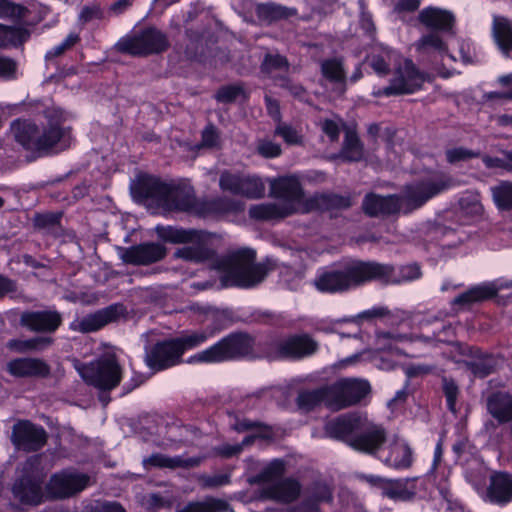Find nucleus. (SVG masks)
I'll return each mask as SVG.
<instances>
[{
    "instance_id": "1",
    "label": "nucleus",
    "mask_w": 512,
    "mask_h": 512,
    "mask_svg": "<svg viewBox=\"0 0 512 512\" xmlns=\"http://www.w3.org/2000/svg\"><path fill=\"white\" fill-rule=\"evenodd\" d=\"M255 260V250L241 248L217 257L212 267L220 273L222 287L254 288L273 270H278L280 281L289 290L295 291L300 287L304 278L303 271L271 258L260 263Z\"/></svg>"
},
{
    "instance_id": "2",
    "label": "nucleus",
    "mask_w": 512,
    "mask_h": 512,
    "mask_svg": "<svg viewBox=\"0 0 512 512\" xmlns=\"http://www.w3.org/2000/svg\"><path fill=\"white\" fill-rule=\"evenodd\" d=\"M454 186L455 181L450 175L433 171L405 185L401 196H381L375 193L365 195L362 209L370 217L389 216L401 210L407 214Z\"/></svg>"
},
{
    "instance_id": "3",
    "label": "nucleus",
    "mask_w": 512,
    "mask_h": 512,
    "mask_svg": "<svg viewBox=\"0 0 512 512\" xmlns=\"http://www.w3.org/2000/svg\"><path fill=\"white\" fill-rule=\"evenodd\" d=\"M391 271L375 261L351 259L320 273L314 285L320 292L341 293L373 280H389Z\"/></svg>"
},
{
    "instance_id": "4",
    "label": "nucleus",
    "mask_w": 512,
    "mask_h": 512,
    "mask_svg": "<svg viewBox=\"0 0 512 512\" xmlns=\"http://www.w3.org/2000/svg\"><path fill=\"white\" fill-rule=\"evenodd\" d=\"M131 191L140 200H150L167 211L197 215L200 200L196 198L195 190L189 183H167L150 175H142L131 186Z\"/></svg>"
},
{
    "instance_id": "5",
    "label": "nucleus",
    "mask_w": 512,
    "mask_h": 512,
    "mask_svg": "<svg viewBox=\"0 0 512 512\" xmlns=\"http://www.w3.org/2000/svg\"><path fill=\"white\" fill-rule=\"evenodd\" d=\"M270 196L281 201L252 205L249 208L251 219L270 221L293 215L303 200L304 192L297 177L281 176L270 181Z\"/></svg>"
},
{
    "instance_id": "6",
    "label": "nucleus",
    "mask_w": 512,
    "mask_h": 512,
    "mask_svg": "<svg viewBox=\"0 0 512 512\" xmlns=\"http://www.w3.org/2000/svg\"><path fill=\"white\" fill-rule=\"evenodd\" d=\"M10 133L18 144L38 157L66 148V130L57 123H49L39 128L28 120L17 119L11 123Z\"/></svg>"
},
{
    "instance_id": "7",
    "label": "nucleus",
    "mask_w": 512,
    "mask_h": 512,
    "mask_svg": "<svg viewBox=\"0 0 512 512\" xmlns=\"http://www.w3.org/2000/svg\"><path fill=\"white\" fill-rule=\"evenodd\" d=\"M255 339L246 332L230 333L192 359L199 362L218 363L238 360L253 355Z\"/></svg>"
},
{
    "instance_id": "8",
    "label": "nucleus",
    "mask_w": 512,
    "mask_h": 512,
    "mask_svg": "<svg viewBox=\"0 0 512 512\" xmlns=\"http://www.w3.org/2000/svg\"><path fill=\"white\" fill-rule=\"evenodd\" d=\"M260 346L266 356L272 359H302L318 350V343L308 334L269 335Z\"/></svg>"
},
{
    "instance_id": "9",
    "label": "nucleus",
    "mask_w": 512,
    "mask_h": 512,
    "mask_svg": "<svg viewBox=\"0 0 512 512\" xmlns=\"http://www.w3.org/2000/svg\"><path fill=\"white\" fill-rule=\"evenodd\" d=\"M75 368L85 383L104 391L117 387L122 378V369L114 355H104L89 363H78Z\"/></svg>"
},
{
    "instance_id": "10",
    "label": "nucleus",
    "mask_w": 512,
    "mask_h": 512,
    "mask_svg": "<svg viewBox=\"0 0 512 512\" xmlns=\"http://www.w3.org/2000/svg\"><path fill=\"white\" fill-rule=\"evenodd\" d=\"M41 459V455L29 457L23 465L22 474L13 484L12 493L22 504L37 506L43 500L45 473L40 469Z\"/></svg>"
},
{
    "instance_id": "11",
    "label": "nucleus",
    "mask_w": 512,
    "mask_h": 512,
    "mask_svg": "<svg viewBox=\"0 0 512 512\" xmlns=\"http://www.w3.org/2000/svg\"><path fill=\"white\" fill-rule=\"evenodd\" d=\"M120 53L132 56L160 54L169 48L167 35L156 27H146L131 36L122 37L115 45Z\"/></svg>"
},
{
    "instance_id": "12",
    "label": "nucleus",
    "mask_w": 512,
    "mask_h": 512,
    "mask_svg": "<svg viewBox=\"0 0 512 512\" xmlns=\"http://www.w3.org/2000/svg\"><path fill=\"white\" fill-rule=\"evenodd\" d=\"M330 387L333 399L330 403L332 411L358 404L371 390L368 381L354 378L341 379Z\"/></svg>"
},
{
    "instance_id": "13",
    "label": "nucleus",
    "mask_w": 512,
    "mask_h": 512,
    "mask_svg": "<svg viewBox=\"0 0 512 512\" xmlns=\"http://www.w3.org/2000/svg\"><path fill=\"white\" fill-rule=\"evenodd\" d=\"M260 70L269 77L276 86L287 90L292 96L301 97L305 93V89L301 84L293 82L288 77L290 64L285 56L277 53L265 54L260 65Z\"/></svg>"
},
{
    "instance_id": "14",
    "label": "nucleus",
    "mask_w": 512,
    "mask_h": 512,
    "mask_svg": "<svg viewBox=\"0 0 512 512\" xmlns=\"http://www.w3.org/2000/svg\"><path fill=\"white\" fill-rule=\"evenodd\" d=\"M219 187L224 192L248 199H258L264 196L265 185L256 175L223 171L219 177Z\"/></svg>"
},
{
    "instance_id": "15",
    "label": "nucleus",
    "mask_w": 512,
    "mask_h": 512,
    "mask_svg": "<svg viewBox=\"0 0 512 512\" xmlns=\"http://www.w3.org/2000/svg\"><path fill=\"white\" fill-rule=\"evenodd\" d=\"M425 74L417 69L410 59L400 65L390 81V84L380 90L377 95L392 96L411 94L420 89L424 83Z\"/></svg>"
},
{
    "instance_id": "16",
    "label": "nucleus",
    "mask_w": 512,
    "mask_h": 512,
    "mask_svg": "<svg viewBox=\"0 0 512 512\" xmlns=\"http://www.w3.org/2000/svg\"><path fill=\"white\" fill-rule=\"evenodd\" d=\"M10 440L19 451L36 452L45 446L48 434L41 425L29 420H18L12 427Z\"/></svg>"
},
{
    "instance_id": "17",
    "label": "nucleus",
    "mask_w": 512,
    "mask_h": 512,
    "mask_svg": "<svg viewBox=\"0 0 512 512\" xmlns=\"http://www.w3.org/2000/svg\"><path fill=\"white\" fill-rule=\"evenodd\" d=\"M144 361L154 371H162L182 362V354L175 339L158 341L145 348Z\"/></svg>"
},
{
    "instance_id": "18",
    "label": "nucleus",
    "mask_w": 512,
    "mask_h": 512,
    "mask_svg": "<svg viewBox=\"0 0 512 512\" xmlns=\"http://www.w3.org/2000/svg\"><path fill=\"white\" fill-rule=\"evenodd\" d=\"M89 481L90 477L84 473L63 471L51 476L47 491L53 498L65 499L84 490Z\"/></svg>"
},
{
    "instance_id": "19",
    "label": "nucleus",
    "mask_w": 512,
    "mask_h": 512,
    "mask_svg": "<svg viewBox=\"0 0 512 512\" xmlns=\"http://www.w3.org/2000/svg\"><path fill=\"white\" fill-rule=\"evenodd\" d=\"M62 322V314L56 309L25 311L20 316V325L36 333L52 334Z\"/></svg>"
},
{
    "instance_id": "20",
    "label": "nucleus",
    "mask_w": 512,
    "mask_h": 512,
    "mask_svg": "<svg viewBox=\"0 0 512 512\" xmlns=\"http://www.w3.org/2000/svg\"><path fill=\"white\" fill-rule=\"evenodd\" d=\"M386 441L385 429L373 423L360 421L355 435L349 440V446L359 452L374 454Z\"/></svg>"
},
{
    "instance_id": "21",
    "label": "nucleus",
    "mask_w": 512,
    "mask_h": 512,
    "mask_svg": "<svg viewBox=\"0 0 512 512\" xmlns=\"http://www.w3.org/2000/svg\"><path fill=\"white\" fill-rule=\"evenodd\" d=\"M125 313L122 304H112L71 323V329L81 333L95 332L117 321Z\"/></svg>"
},
{
    "instance_id": "22",
    "label": "nucleus",
    "mask_w": 512,
    "mask_h": 512,
    "mask_svg": "<svg viewBox=\"0 0 512 512\" xmlns=\"http://www.w3.org/2000/svg\"><path fill=\"white\" fill-rule=\"evenodd\" d=\"M503 289H512V280L497 279L492 282L475 285L467 291L454 298L453 304L466 307L477 302H482L493 298L498 291Z\"/></svg>"
},
{
    "instance_id": "23",
    "label": "nucleus",
    "mask_w": 512,
    "mask_h": 512,
    "mask_svg": "<svg viewBox=\"0 0 512 512\" xmlns=\"http://www.w3.org/2000/svg\"><path fill=\"white\" fill-rule=\"evenodd\" d=\"M167 254L166 247L161 243L147 242L126 249L123 260L135 265H148L162 260Z\"/></svg>"
},
{
    "instance_id": "24",
    "label": "nucleus",
    "mask_w": 512,
    "mask_h": 512,
    "mask_svg": "<svg viewBox=\"0 0 512 512\" xmlns=\"http://www.w3.org/2000/svg\"><path fill=\"white\" fill-rule=\"evenodd\" d=\"M6 371L16 378H44L50 374V366L40 358H15L6 364Z\"/></svg>"
},
{
    "instance_id": "25",
    "label": "nucleus",
    "mask_w": 512,
    "mask_h": 512,
    "mask_svg": "<svg viewBox=\"0 0 512 512\" xmlns=\"http://www.w3.org/2000/svg\"><path fill=\"white\" fill-rule=\"evenodd\" d=\"M300 492V483L295 479L286 478L272 484H267L262 488L261 495L266 499L277 502L291 503L298 498Z\"/></svg>"
},
{
    "instance_id": "26",
    "label": "nucleus",
    "mask_w": 512,
    "mask_h": 512,
    "mask_svg": "<svg viewBox=\"0 0 512 512\" xmlns=\"http://www.w3.org/2000/svg\"><path fill=\"white\" fill-rule=\"evenodd\" d=\"M418 20L432 32H451L455 23L454 15L444 9L427 7L418 14Z\"/></svg>"
},
{
    "instance_id": "27",
    "label": "nucleus",
    "mask_w": 512,
    "mask_h": 512,
    "mask_svg": "<svg viewBox=\"0 0 512 512\" xmlns=\"http://www.w3.org/2000/svg\"><path fill=\"white\" fill-rule=\"evenodd\" d=\"M361 419L357 416L343 415L325 424V433L330 437L342 440L349 445V440L359 428Z\"/></svg>"
},
{
    "instance_id": "28",
    "label": "nucleus",
    "mask_w": 512,
    "mask_h": 512,
    "mask_svg": "<svg viewBox=\"0 0 512 512\" xmlns=\"http://www.w3.org/2000/svg\"><path fill=\"white\" fill-rule=\"evenodd\" d=\"M490 502L505 505L512 501V475L505 472H497L491 475L487 489Z\"/></svg>"
},
{
    "instance_id": "29",
    "label": "nucleus",
    "mask_w": 512,
    "mask_h": 512,
    "mask_svg": "<svg viewBox=\"0 0 512 512\" xmlns=\"http://www.w3.org/2000/svg\"><path fill=\"white\" fill-rule=\"evenodd\" d=\"M487 411L500 424L512 421V395L504 391L492 392L486 399Z\"/></svg>"
},
{
    "instance_id": "30",
    "label": "nucleus",
    "mask_w": 512,
    "mask_h": 512,
    "mask_svg": "<svg viewBox=\"0 0 512 512\" xmlns=\"http://www.w3.org/2000/svg\"><path fill=\"white\" fill-rule=\"evenodd\" d=\"M321 74L323 78L333 84L337 95H343L347 90L348 79L340 58L325 59L321 62Z\"/></svg>"
},
{
    "instance_id": "31",
    "label": "nucleus",
    "mask_w": 512,
    "mask_h": 512,
    "mask_svg": "<svg viewBox=\"0 0 512 512\" xmlns=\"http://www.w3.org/2000/svg\"><path fill=\"white\" fill-rule=\"evenodd\" d=\"M332 393L330 385H325L313 390L300 391L296 402L300 409L311 411L317 406L324 404L331 410Z\"/></svg>"
},
{
    "instance_id": "32",
    "label": "nucleus",
    "mask_w": 512,
    "mask_h": 512,
    "mask_svg": "<svg viewBox=\"0 0 512 512\" xmlns=\"http://www.w3.org/2000/svg\"><path fill=\"white\" fill-rule=\"evenodd\" d=\"M352 202L349 196H343L336 193L315 194L307 200L308 210H341L351 207Z\"/></svg>"
},
{
    "instance_id": "33",
    "label": "nucleus",
    "mask_w": 512,
    "mask_h": 512,
    "mask_svg": "<svg viewBox=\"0 0 512 512\" xmlns=\"http://www.w3.org/2000/svg\"><path fill=\"white\" fill-rule=\"evenodd\" d=\"M471 359L464 361L466 368L474 377L485 378L495 370L496 360L490 354L483 353L478 348H471Z\"/></svg>"
},
{
    "instance_id": "34",
    "label": "nucleus",
    "mask_w": 512,
    "mask_h": 512,
    "mask_svg": "<svg viewBox=\"0 0 512 512\" xmlns=\"http://www.w3.org/2000/svg\"><path fill=\"white\" fill-rule=\"evenodd\" d=\"M200 464V458H184L183 456L169 457L161 453H155L143 460L145 468H190L196 467Z\"/></svg>"
},
{
    "instance_id": "35",
    "label": "nucleus",
    "mask_w": 512,
    "mask_h": 512,
    "mask_svg": "<svg viewBox=\"0 0 512 512\" xmlns=\"http://www.w3.org/2000/svg\"><path fill=\"white\" fill-rule=\"evenodd\" d=\"M385 463L395 469H406L412 464V450L409 445L400 439H395L389 445V453Z\"/></svg>"
},
{
    "instance_id": "36",
    "label": "nucleus",
    "mask_w": 512,
    "mask_h": 512,
    "mask_svg": "<svg viewBox=\"0 0 512 512\" xmlns=\"http://www.w3.org/2000/svg\"><path fill=\"white\" fill-rule=\"evenodd\" d=\"M492 35L499 49L508 55L512 51V22L506 17L494 15Z\"/></svg>"
},
{
    "instance_id": "37",
    "label": "nucleus",
    "mask_w": 512,
    "mask_h": 512,
    "mask_svg": "<svg viewBox=\"0 0 512 512\" xmlns=\"http://www.w3.org/2000/svg\"><path fill=\"white\" fill-rule=\"evenodd\" d=\"M382 495L395 501H408L415 496V487L409 479H386Z\"/></svg>"
},
{
    "instance_id": "38",
    "label": "nucleus",
    "mask_w": 512,
    "mask_h": 512,
    "mask_svg": "<svg viewBox=\"0 0 512 512\" xmlns=\"http://www.w3.org/2000/svg\"><path fill=\"white\" fill-rule=\"evenodd\" d=\"M233 512L226 501L206 498L203 501H191L176 512Z\"/></svg>"
},
{
    "instance_id": "39",
    "label": "nucleus",
    "mask_w": 512,
    "mask_h": 512,
    "mask_svg": "<svg viewBox=\"0 0 512 512\" xmlns=\"http://www.w3.org/2000/svg\"><path fill=\"white\" fill-rule=\"evenodd\" d=\"M236 203L227 197L199 201L197 216L206 217L211 214L227 213L235 210Z\"/></svg>"
},
{
    "instance_id": "40",
    "label": "nucleus",
    "mask_w": 512,
    "mask_h": 512,
    "mask_svg": "<svg viewBox=\"0 0 512 512\" xmlns=\"http://www.w3.org/2000/svg\"><path fill=\"white\" fill-rule=\"evenodd\" d=\"M212 255L213 251L206 245L200 243L184 246L174 252L175 258H180L195 263L204 262L210 259Z\"/></svg>"
},
{
    "instance_id": "41",
    "label": "nucleus",
    "mask_w": 512,
    "mask_h": 512,
    "mask_svg": "<svg viewBox=\"0 0 512 512\" xmlns=\"http://www.w3.org/2000/svg\"><path fill=\"white\" fill-rule=\"evenodd\" d=\"M29 36L25 28L0 24V47L17 46L27 41Z\"/></svg>"
},
{
    "instance_id": "42",
    "label": "nucleus",
    "mask_w": 512,
    "mask_h": 512,
    "mask_svg": "<svg viewBox=\"0 0 512 512\" xmlns=\"http://www.w3.org/2000/svg\"><path fill=\"white\" fill-rule=\"evenodd\" d=\"M341 156L350 162L360 161L363 157V145L355 132L347 131L345 134Z\"/></svg>"
},
{
    "instance_id": "43",
    "label": "nucleus",
    "mask_w": 512,
    "mask_h": 512,
    "mask_svg": "<svg viewBox=\"0 0 512 512\" xmlns=\"http://www.w3.org/2000/svg\"><path fill=\"white\" fill-rule=\"evenodd\" d=\"M257 14L262 19L272 22L295 15L296 10L275 3H266L257 7Z\"/></svg>"
},
{
    "instance_id": "44",
    "label": "nucleus",
    "mask_w": 512,
    "mask_h": 512,
    "mask_svg": "<svg viewBox=\"0 0 512 512\" xmlns=\"http://www.w3.org/2000/svg\"><path fill=\"white\" fill-rule=\"evenodd\" d=\"M382 266H388L392 269L391 276L389 280H377L378 282L385 283V284H394V283H400L403 281H412L415 279H418L421 277V270L420 267L417 264H408L405 266L400 267L399 272H396V269L394 266L390 264H382Z\"/></svg>"
},
{
    "instance_id": "45",
    "label": "nucleus",
    "mask_w": 512,
    "mask_h": 512,
    "mask_svg": "<svg viewBox=\"0 0 512 512\" xmlns=\"http://www.w3.org/2000/svg\"><path fill=\"white\" fill-rule=\"evenodd\" d=\"M285 470L284 462L280 459L271 461L260 473L255 475L251 483H268L272 484L281 478Z\"/></svg>"
},
{
    "instance_id": "46",
    "label": "nucleus",
    "mask_w": 512,
    "mask_h": 512,
    "mask_svg": "<svg viewBox=\"0 0 512 512\" xmlns=\"http://www.w3.org/2000/svg\"><path fill=\"white\" fill-rule=\"evenodd\" d=\"M495 205L501 210H512V182L501 181L490 188Z\"/></svg>"
},
{
    "instance_id": "47",
    "label": "nucleus",
    "mask_w": 512,
    "mask_h": 512,
    "mask_svg": "<svg viewBox=\"0 0 512 512\" xmlns=\"http://www.w3.org/2000/svg\"><path fill=\"white\" fill-rule=\"evenodd\" d=\"M417 50L422 52L435 51L439 54L447 53V45L438 34V32H430L423 35L416 43Z\"/></svg>"
},
{
    "instance_id": "48",
    "label": "nucleus",
    "mask_w": 512,
    "mask_h": 512,
    "mask_svg": "<svg viewBox=\"0 0 512 512\" xmlns=\"http://www.w3.org/2000/svg\"><path fill=\"white\" fill-rule=\"evenodd\" d=\"M158 233L163 240L170 243H188L196 236V231L194 230H185L170 226L158 229Z\"/></svg>"
},
{
    "instance_id": "49",
    "label": "nucleus",
    "mask_w": 512,
    "mask_h": 512,
    "mask_svg": "<svg viewBox=\"0 0 512 512\" xmlns=\"http://www.w3.org/2000/svg\"><path fill=\"white\" fill-rule=\"evenodd\" d=\"M274 135L281 137L287 145L301 146L304 142L301 130L286 123L279 122L274 130Z\"/></svg>"
},
{
    "instance_id": "50",
    "label": "nucleus",
    "mask_w": 512,
    "mask_h": 512,
    "mask_svg": "<svg viewBox=\"0 0 512 512\" xmlns=\"http://www.w3.org/2000/svg\"><path fill=\"white\" fill-rule=\"evenodd\" d=\"M442 390L448 410L456 413V403L460 394L458 384L453 378L444 376L442 377Z\"/></svg>"
},
{
    "instance_id": "51",
    "label": "nucleus",
    "mask_w": 512,
    "mask_h": 512,
    "mask_svg": "<svg viewBox=\"0 0 512 512\" xmlns=\"http://www.w3.org/2000/svg\"><path fill=\"white\" fill-rule=\"evenodd\" d=\"M27 12V8L20 4L9 0H0V18L2 19L21 20L27 16Z\"/></svg>"
},
{
    "instance_id": "52",
    "label": "nucleus",
    "mask_w": 512,
    "mask_h": 512,
    "mask_svg": "<svg viewBox=\"0 0 512 512\" xmlns=\"http://www.w3.org/2000/svg\"><path fill=\"white\" fill-rule=\"evenodd\" d=\"M174 339L180 348L181 354L183 355L186 350L195 348L204 343L208 339V335L201 331L184 334Z\"/></svg>"
},
{
    "instance_id": "53",
    "label": "nucleus",
    "mask_w": 512,
    "mask_h": 512,
    "mask_svg": "<svg viewBox=\"0 0 512 512\" xmlns=\"http://www.w3.org/2000/svg\"><path fill=\"white\" fill-rule=\"evenodd\" d=\"M80 40L78 34L70 33L60 44L46 52V62H51L56 57L63 55L68 49L72 48Z\"/></svg>"
},
{
    "instance_id": "54",
    "label": "nucleus",
    "mask_w": 512,
    "mask_h": 512,
    "mask_svg": "<svg viewBox=\"0 0 512 512\" xmlns=\"http://www.w3.org/2000/svg\"><path fill=\"white\" fill-rule=\"evenodd\" d=\"M445 155L448 163L456 164L472 158H478L481 156V153L480 151L470 150L465 147H455L446 150Z\"/></svg>"
},
{
    "instance_id": "55",
    "label": "nucleus",
    "mask_w": 512,
    "mask_h": 512,
    "mask_svg": "<svg viewBox=\"0 0 512 512\" xmlns=\"http://www.w3.org/2000/svg\"><path fill=\"white\" fill-rule=\"evenodd\" d=\"M243 87L238 84L226 85L220 87L216 94L215 99L220 103H232L234 102L241 94H243Z\"/></svg>"
},
{
    "instance_id": "56",
    "label": "nucleus",
    "mask_w": 512,
    "mask_h": 512,
    "mask_svg": "<svg viewBox=\"0 0 512 512\" xmlns=\"http://www.w3.org/2000/svg\"><path fill=\"white\" fill-rule=\"evenodd\" d=\"M308 496L320 502H330L332 500V491L330 487L323 482H315L308 488Z\"/></svg>"
},
{
    "instance_id": "57",
    "label": "nucleus",
    "mask_w": 512,
    "mask_h": 512,
    "mask_svg": "<svg viewBox=\"0 0 512 512\" xmlns=\"http://www.w3.org/2000/svg\"><path fill=\"white\" fill-rule=\"evenodd\" d=\"M459 205L463 211L472 215H479L483 211V206L477 194H466L459 200Z\"/></svg>"
},
{
    "instance_id": "58",
    "label": "nucleus",
    "mask_w": 512,
    "mask_h": 512,
    "mask_svg": "<svg viewBox=\"0 0 512 512\" xmlns=\"http://www.w3.org/2000/svg\"><path fill=\"white\" fill-rule=\"evenodd\" d=\"M256 150L264 158H275L282 153L281 145L269 139L259 140Z\"/></svg>"
},
{
    "instance_id": "59",
    "label": "nucleus",
    "mask_w": 512,
    "mask_h": 512,
    "mask_svg": "<svg viewBox=\"0 0 512 512\" xmlns=\"http://www.w3.org/2000/svg\"><path fill=\"white\" fill-rule=\"evenodd\" d=\"M201 146L205 148H218L220 145V135L218 129L209 123L202 131Z\"/></svg>"
},
{
    "instance_id": "60",
    "label": "nucleus",
    "mask_w": 512,
    "mask_h": 512,
    "mask_svg": "<svg viewBox=\"0 0 512 512\" xmlns=\"http://www.w3.org/2000/svg\"><path fill=\"white\" fill-rule=\"evenodd\" d=\"M61 214L44 213L36 214L34 217V225L39 229H52L59 224Z\"/></svg>"
},
{
    "instance_id": "61",
    "label": "nucleus",
    "mask_w": 512,
    "mask_h": 512,
    "mask_svg": "<svg viewBox=\"0 0 512 512\" xmlns=\"http://www.w3.org/2000/svg\"><path fill=\"white\" fill-rule=\"evenodd\" d=\"M231 428L238 433H242V432H247V431H252V430H261L262 428H267V427L257 421H252V420L246 419V418L235 417L234 422L231 423Z\"/></svg>"
},
{
    "instance_id": "62",
    "label": "nucleus",
    "mask_w": 512,
    "mask_h": 512,
    "mask_svg": "<svg viewBox=\"0 0 512 512\" xmlns=\"http://www.w3.org/2000/svg\"><path fill=\"white\" fill-rule=\"evenodd\" d=\"M86 512H125V509L118 502L98 501L87 507Z\"/></svg>"
},
{
    "instance_id": "63",
    "label": "nucleus",
    "mask_w": 512,
    "mask_h": 512,
    "mask_svg": "<svg viewBox=\"0 0 512 512\" xmlns=\"http://www.w3.org/2000/svg\"><path fill=\"white\" fill-rule=\"evenodd\" d=\"M17 72V63L8 57L0 56V77L5 79H15Z\"/></svg>"
},
{
    "instance_id": "64",
    "label": "nucleus",
    "mask_w": 512,
    "mask_h": 512,
    "mask_svg": "<svg viewBox=\"0 0 512 512\" xmlns=\"http://www.w3.org/2000/svg\"><path fill=\"white\" fill-rule=\"evenodd\" d=\"M102 18L103 11L99 5L84 6L79 14V20L84 24Z\"/></svg>"
}]
</instances>
